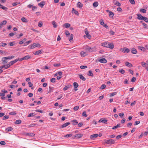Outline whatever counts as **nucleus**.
I'll return each mask as SVG.
<instances>
[{
    "label": "nucleus",
    "mask_w": 148,
    "mask_h": 148,
    "mask_svg": "<svg viewBox=\"0 0 148 148\" xmlns=\"http://www.w3.org/2000/svg\"><path fill=\"white\" fill-rule=\"evenodd\" d=\"M40 45L38 43H34L32 45H30L28 47L30 49H33L36 47H40Z\"/></svg>",
    "instance_id": "f257e3e1"
},
{
    "label": "nucleus",
    "mask_w": 148,
    "mask_h": 148,
    "mask_svg": "<svg viewBox=\"0 0 148 148\" xmlns=\"http://www.w3.org/2000/svg\"><path fill=\"white\" fill-rule=\"evenodd\" d=\"M115 140L112 139H109L108 140H106L105 143L107 144H114Z\"/></svg>",
    "instance_id": "f03ea898"
},
{
    "label": "nucleus",
    "mask_w": 148,
    "mask_h": 148,
    "mask_svg": "<svg viewBox=\"0 0 148 148\" xmlns=\"http://www.w3.org/2000/svg\"><path fill=\"white\" fill-rule=\"evenodd\" d=\"M107 48H110V49H112L114 47V45L112 43L110 42H107V45L106 46Z\"/></svg>",
    "instance_id": "7ed1b4c3"
},
{
    "label": "nucleus",
    "mask_w": 148,
    "mask_h": 148,
    "mask_svg": "<svg viewBox=\"0 0 148 148\" xmlns=\"http://www.w3.org/2000/svg\"><path fill=\"white\" fill-rule=\"evenodd\" d=\"M31 58V56L29 55H27L22 58H21L20 60V61H22L23 60H27Z\"/></svg>",
    "instance_id": "20e7f679"
},
{
    "label": "nucleus",
    "mask_w": 148,
    "mask_h": 148,
    "mask_svg": "<svg viewBox=\"0 0 148 148\" xmlns=\"http://www.w3.org/2000/svg\"><path fill=\"white\" fill-rule=\"evenodd\" d=\"M122 51L124 53H128L130 51V50L127 48L124 47L122 49Z\"/></svg>",
    "instance_id": "39448f33"
},
{
    "label": "nucleus",
    "mask_w": 148,
    "mask_h": 148,
    "mask_svg": "<svg viewBox=\"0 0 148 148\" xmlns=\"http://www.w3.org/2000/svg\"><path fill=\"white\" fill-rule=\"evenodd\" d=\"M70 123H71L70 122L66 123L62 125L60 127V128H63L64 127H65L69 125H70Z\"/></svg>",
    "instance_id": "423d86ee"
},
{
    "label": "nucleus",
    "mask_w": 148,
    "mask_h": 148,
    "mask_svg": "<svg viewBox=\"0 0 148 148\" xmlns=\"http://www.w3.org/2000/svg\"><path fill=\"white\" fill-rule=\"evenodd\" d=\"M45 1H42L40 3H38V5L41 8H42L43 7L44 5L45 4Z\"/></svg>",
    "instance_id": "0eeeda50"
},
{
    "label": "nucleus",
    "mask_w": 148,
    "mask_h": 148,
    "mask_svg": "<svg viewBox=\"0 0 148 148\" xmlns=\"http://www.w3.org/2000/svg\"><path fill=\"white\" fill-rule=\"evenodd\" d=\"M99 61L100 62L102 63H106L107 62V60L105 58H103L100 59L99 60Z\"/></svg>",
    "instance_id": "6e6552de"
},
{
    "label": "nucleus",
    "mask_w": 148,
    "mask_h": 148,
    "mask_svg": "<svg viewBox=\"0 0 148 148\" xmlns=\"http://www.w3.org/2000/svg\"><path fill=\"white\" fill-rule=\"evenodd\" d=\"M137 15L138 16L137 18L138 19L141 20H143V19L144 17L141 15L140 14H137Z\"/></svg>",
    "instance_id": "1a4fd4ad"
},
{
    "label": "nucleus",
    "mask_w": 148,
    "mask_h": 148,
    "mask_svg": "<svg viewBox=\"0 0 148 148\" xmlns=\"http://www.w3.org/2000/svg\"><path fill=\"white\" fill-rule=\"evenodd\" d=\"M71 86H72L71 84L67 85L63 88V90L65 91L67 90L68 88L71 87Z\"/></svg>",
    "instance_id": "9d476101"
},
{
    "label": "nucleus",
    "mask_w": 148,
    "mask_h": 148,
    "mask_svg": "<svg viewBox=\"0 0 148 148\" xmlns=\"http://www.w3.org/2000/svg\"><path fill=\"white\" fill-rule=\"evenodd\" d=\"M83 136V134H75V137L76 138H81Z\"/></svg>",
    "instance_id": "9b49d317"
},
{
    "label": "nucleus",
    "mask_w": 148,
    "mask_h": 148,
    "mask_svg": "<svg viewBox=\"0 0 148 148\" xmlns=\"http://www.w3.org/2000/svg\"><path fill=\"white\" fill-rule=\"evenodd\" d=\"M98 134H95L91 135L90 136V138L91 139L94 140L95 138L98 136Z\"/></svg>",
    "instance_id": "f8f14e48"
},
{
    "label": "nucleus",
    "mask_w": 148,
    "mask_h": 148,
    "mask_svg": "<svg viewBox=\"0 0 148 148\" xmlns=\"http://www.w3.org/2000/svg\"><path fill=\"white\" fill-rule=\"evenodd\" d=\"M86 48L90 52H92L94 51L93 48H91L88 46H87Z\"/></svg>",
    "instance_id": "ddd939ff"
},
{
    "label": "nucleus",
    "mask_w": 148,
    "mask_h": 148,
    "mask_svg": "<svg viewBox=\"0 0 148 148\" xmlns=\"http://www.w3.org/2000/svg\"><path fill=\"white\" fill-rule=\"evenodd\" d=\"M72 13H74L77 15H79V13L78 12L75 10L74 8H73L72 9Z\"/></svg>",
    "instance_id": "4468645a"
},
{
    "label": "nucleus",
    "mask_w": 148,
    "mask_h": 148,
    "mask_svg": "<svg viewBox=\"0 0 148 148\" xmlns=\"http://www.w3.org/2000/svg\"><path fill=\"white\" fill-rule=\"evenodd\" d=\"M0 8L5 11H7L8 10V8L7 7L2 5L1 3H0Z\"/></svg>",
    "instance_id": "2eb2a0df"
},
{
    "label": "nucleus",
    "mask_w": 148,
    "mask_h": 148,
    "mask_svg": "<svg viewBox=\"0 0 148 148\" xmlns=\"http://www.w3.org/2000/svg\"><path fill=\"white\" fill-rule=\"evenodd\" d=\"M18 60V59H15V60H13V61L10 62H9V64H10V66L12 65L14 63L16 62Z\"/></svg>",
    "instance_id": "dca6fc26"
},
{
    "label": "nucleus",
    "mask_w": 148,
    "mask_h": 148,
    "mask_svg": "<svg viewBox=\"0 0 148 148\" xmlns=\"http://www.w3.org/2000/svg\"><path fill=\"white\" fill-rule=\"evenodd\" d=\"M107 121V120L106 119H100L99 121V123L102 122L104 123H106Z\"/></svg>",
    "instance_id": "f3484780"
},
{
    "label": "nucleus",
    "mask_w": 148,
    "mask_h": 148,
    "mask_svg": "<svg viewBox=\"0 0 148 148\" xmlns=\"http://www.w3.org/2000/svg\"><path fill=\"white\" fill-rule=\"evenodd\" d=\"M125 65L127 66L130 67L133 66L132 65L128 62H126L125 63Z\"/></svg>",
    "instance_id": "a211bd4d"
},
{
    "label": "nucleus",
    "mask_w": 148,
    "mask_h": 148,
    "mask_svg": "<svg viewBox=\"0 0 148 148\" xmlns=\"http://www.w3.org/2000/svg\"><path fill=\"white\" fill-rule=\"evenodd\" d=\"M81 56L82 57H85L87 55L86 52L84 51H81L80 53Z\"/></svg>",
    "instance_id": "6ab92c4d"
},
{
    "label": "nucleus",
    "mask_w": 148,
    "mask_h": 148,
    "mask_svg": "<svg viewBox=\"0 0 148 148\" xmlns=\"http://www.w3.org/2000/svg\"><path fill=\"white\" fill-rule=\"evenodd\" d=\"M132 53L134 54H136L137 53V51L134 48H132Z\"/></svg>",
    "instance_id": "aec40b11"
},
{
    "label": "nucleus",
    "mask_w": 148,
    "mask_h": 148,
    "mask_svg": "<svg viewBox=\"0 0 148 148\" xmlns=\"http://www.w3.org/2000/svg\"><path fill=\"white\" fill-rule=\"evenodd\" d=\"M13 129V128L11 127H9L6 128L5 131L7 132H10L12 131Z\"/></svg>",
    "instance_id": "412c9836"
},
{
    "label": "nucleus",
    "mask_w": 148,
    "mask_h": 148,
    "mask_svg": "<svg viewBox=\"0 0 148 148\" xmlns=\"http://www.w3.org/2000/svg\"><path fill=\"white\" fill-rule=\"evenodd\" d=\"M83 6V4L80 2H78L77 4V7L79 8H82Z\"/></svg>",
    "instance_id": "4be33fe9"
},
{
    "label": "nucleus",
    "mask_w": 148,
    "mask_h": 148,
    "mask_svg": "<svg viewBox=\"0 0 148 148\" xmlns=\"http://www.w3.org/2000/svg\"><path fill=\"white\" fill-rule=\"evenodd\" d=\"M79 77L80 79H82L83 81H85L86 80V79L85 77H84L82 75H79Z\"/></svg>",
    "instance_id": "5701e85b"
},
{
    "label": "nucleus",
    "mask_w": 148,
    "mask_h": 148,
    "mask_svg": "<svg viewBox=\"0 0 148 148\" xmlns=\"http://www.w3.org/2000/svg\"><path fill=\"white\" fill-rule=\"evenodd\" d=\"M5 57H3L2 59V60L3 61V64H6L7 63L8 61L6 60L7 59L4 58Z\"/></svg>",
    "instance_id": "b1692460"
},
{
    "label": "nucleus",
    "mask_w": 148,
    "mask_h": 148,
    "mask_svg": "<svg viewBox=\"0 0 148 148\" xmlns=\"http://www.w3.org/2000/svg\"><path fill=\"white\" fill-rule=\"evenodd\" d=\"M71 122L73 123V125H75L78 124V122L76 120H73Z\"/></svg>",
    "instance_id": "393cba45"
},
{
    "label": "nucleus",
    "mask_w": 148,
    "mask_h": 148,
    "mask_svg": "<svg viewBox=\"0 0 148 148\" xmlns=\"http://www.w3.org/2000/svg\"><path fill=\"white\" fill-rule=\"evenodd\" d=\"M26 135L29 136H32V137H33V136H34L35 135V134H34V133H27Z\"/></svg>",
    "instance_id": "a878e982"
},
{
    "label": "nucleus",
    "mask_w": 148,
    "mask_h": 148,
    "mask_svg": "<svg viewBox=\"0 0 148 148\" xmlns=\"http://www.w3.org/2000/svg\"><path fill=\"white\" fill-rule=\"evenodd\" d=\"M7 23V21L4 20L3 21L0 23V25L2 26L5 25Z\"/></svg>",
    "instance_id": "bb28decb"
},
{
    "label": "nucleus",
    "mask_w": 148,
    "mask_h": 148,
    "mask_svg": "<svg viewBox=\"0 0 148 148\" xmlns=\"http://www.w3.org/2000/svg\"><path fill=\"white\" fill-rule=\"evenodd\" d=\"M73 84L74 88H77L79 86L78 84L76 82H74Z\"/></svg>",
    "instance_id": "cd10ccee"
},
{
    "label": "nucleus",
    "mask_w": 148,
    "mask_h": 148,
    "mask_svg": "<svg viewBox=\"0 0 148 148\" xmlns=\"http://www.w3.org/2000/svg\"><path fill=\"white\" fill-rule=\"evenodd\" d=\"M115 5H117L118 6L120 7L121 6V4L118 1H116L115 3H114Z\"/></svg>",
    "instance_id": "c85d7f7f"
},
{
    "label": "nucleus",
    "mask_w": 148,
    "mask_h": 148,
    "mask_svg": "<svg viewBox=\"0 0 148 148\" xmlns=\"http://www.w3.org/2000/svg\"><path fill=\"white\" fill-rule=\"evenodd\" d=\"M41 53V51L40 50H38L36 51L34 54L35 55H38V54H40Z\"/></svg>",
    "instance_id": "c756f323"
},
{
    "label": "nucleus",
    "mask_w": 148,
    "mask_h": 148,
    "mask_svg": "<svg viewBox=\"0 0 148 148\" xmlns=\"http://www.w3.org/2000/svg\"><path fill=\"white\" fill-rule=\"evenodd\" d=\"M27 39L26 38H24L23 40L19 42V44L21 45L23 44V43Z\"/></svg>",
    "instance_id": "7c9ffc66"
},
{
    "label": "nucleus",
    "mask_w": 148,
    "mask_h": 148,
    "mask_svg": "<svg viewBox=\"0 0 148 148\" xmlns=\"http://www.w3.org/2000/svg\"><path fill=\"white\" fill-rule=\"evenodd\" d=\"M98 2H94L93 4V6L95 8H96L98 6Z\"/></svg>",
    "instance_id": "2f4dec72"
},
{
    "label": "nucleus",
    "mask_w": 148,
    "mask_h": 148,
    "mask_svg": "<svg viewBox=\"0 0 148 148\" xmlns=\"http://www.w3.org/2000/svg\"><path fill=\"white\" fill-rule=\"evenodd\" d=\"M49 91L48 92L49 93H50L53 91V87H51V86H49Z\"/></svg>",
    "instance_id": "473e14b6"
},
{
    "label": "nucleus",
    "mask_w": 148,
    "mask_h": 148,
    "mask_svg": "<svg viewBox=\"0 0 148 148\" xmlns=\"http://www.w3.org/2000/svg\"><path fill=\"white\" fill-rule=\"evenodd\" d=\"M73 34H71L70 37H69V39L70 41L71 42L72 40H73Z\"/></svg>",
    "instance_id": "72a5a7b5"
},
{
    "label": "nucleus",
    "mask_w": 148,
    "mask_h": 148,
    "mask_svg": "<svg viewBox=\"0 0 148 148\" xmlns=\"http://www.w3.org/2000/svg\"><path fill=\"white\" fill-rule=\"evenodd\" d=\"M21 123V121L20 120H17L16 121L15 124H19Z\"/></svg>",
    "instance_id": "f704fd0d"
},
{
    "label": "nucleus",
    "mask_w": 148,
    "mask_h": 148,
    "mask_svg": "<svg viewBox=\"0 0 148 148\" xmlns=\"http://www.w3.org/2000/svg\"><path fill=\"white\" fill-rule=\"evenodd\" d=\"M88 75L90 76H92V77H93V73H92V71H90V70L88 71Z\"/></svg>",
    "instance_id": "c9c22d12"
},
{
    "label": "nucleus",
    "mask_w": 148,
    "mask_h": 148,
    "mask_svg": "<svg viewBox=\"0 0 148 148\" xmlns=\"http://www.w3.org/2000/svg\"><path fill=\"white\" fill-rule=\"evenodd\" d=\"M52 23L53 25V27L54 28H56L57 27L56 23L54 21H53L52 22Z\"/></svg>",
    "instance_id": "e433bc0d"
},
{
    "label": "nucleus",
    "mask_w": 148,
    "mask_h": 148,
    "mask_svg": "<svg viewBox=\"0 0 148 148\" xmlns=\"http://www.w3.org/2000/svg\"><path fill=\"white\" fill-rule=\"evenodd\" d=\"M21 21L27 23V20L24 17H22L21 18Z\"/></svg>",
    "instance_id": "4c0bfd02"
},
{
    "label": "nucleus",
    "mask_w": 148,
    "mask_h": 148,
    "mask_svg": "<svg viewBox=\"0 0 148 148\" xmlns=\"http://www.w3.org/2000/svg\"><path fill=\"white\" fill-rule=\"evenodd\" d=\"M101 45L103 47H106V46L107 45V42H104L102 43L101 44Z\"/></svg>",
    "instance_id": "58836bf2"
},
{
    "label": "nucleus",
    "mask_w": 148,
    "mask_h": 148,
    "mask_svg": "<svg viewBox=\"0 0 148 148\" xmlns=\"http://www.w3.org/2000/svg\"><path fill=\"white\" fill-rule=\"evenodd\" d=\"M64 25L65 26L66 28H68L70 27V24L68 23H66L64 24Z\"/></svg>",
    "instance_id": "ea45409f"
},
{
    "label": "nucleus",
    "mask_w": 148,
    "mask_h": 148,
    "mask_svg": "<svg viewBox=\"0 0 148 148\" xmlns=\"http://www.w3.org/2000/svg\"><path fill=\"white\" fill-rule=\"evenodd\" d=\"M113 13L111 11L109 12V16L111 17H112L114 16Z\"/></svg>",
    "instance_id": "a19ab883"
},
{
    "label": "nucleus",
    "mask_w": 148,
    "mask_h": 148,
    "mask_svg": "<svg viewBox=\"0 0 148 148\" xmlns=\"http://www.w3.org/2000/svg\"><path fill=\"white\" fill-rule=\"evenodd\" d=\"M61 65L60 63H54L53 64V66L55 67H58Z\"/></svg>",
    "instance_id": "79ce46f5"
},
{
    "label": "nucleus",
    "mask_w": 148,
    "mask_h": 148,
    "mask_svg": "<svg viewBox=\"0 0 148 148\" xmlns=\"http://www.w3.org/2000/svg\"><path fill=\"white\" fill-rule=\"evenodd\" d=\"M9 118V116L8 115H5L3 117V120H6V119H8Z\"/></svg>",
    "instance_id": "37998d69"
},
{
    "label": "nucleus",
    "mask_w": 148,
    "mask_h": 148,
    "mask_svg": "<svg viewBox=\"0 0 148 148\" xmlns=\"http://www.w3.org/2000/svg\"><path fill=\"white\" fill-rule=\"evenodd\" d=\"M117 94L116 92H113L110 93V97H111L114 95H116Z\"/></svg>",
    "instance_id": "c03bdc74"
},
{
    "label": "nucleus",
    "mask_w": 148,
    "mask_h": 148,
    "mask_svg": "<svg viewBox=\"0 0 148 148\" xmlns=\"http://www.w3.org/2000/svg\"><path fill=\"white\" fill-rule=\"evenodd\" d=\"M119 72L122 74H124L125 73V71L123 69H121L119 70Z\"/></svg>",
    "instance_id": "a18cd8bd"
},
{
    "label": "nucleus",
    "mask_w": 148,
    "mask_h": 148,
    "mask_svg": "<svg viewBox=\"0 0 148 148\" xmlns=\"http://www.w3.org/2000/svg\"><path fill=\"white\" fill-rule=\"evenodd\" d=\"M140 11L143 13H145L146 12V10L145 9H141L140 10Z\"/></svg>",
    "instance_id": "49530a36"
},
{
    "label": "nucleus",
    "mask_w": 148,
    "mask_h": 148,
    "mask_svg": "<svg viewBox=\"0 0 148 148\" xmlns=\"http://www.w3.org/2000/svg\"><path fill=\"white\" fill-rule=\"evenodd\" d=\"M31 42H32V40H29L28 41H27V42H25L24 43V44L25 45H27L28 44H29V43H30Z\"/></svg>",
    "instance_id": "de8ad7c7"
},
{
    "label": "nucleus",
    "mask_w": 148,
    "mask_h": 148,
    "mask_svg": "<svg viewBox=\"0 0 148 148\" xmlns=\"http://www.w3.org/2000/svg\"><path fill=\"white\" fill-rule=\"evenodd\" d=\"M82 115L85 117H87V115L86 114V111H84L82 113Z\"/></svg>",
    "instance_id": "09e8293b"
},
{
    "label": "nucleus",
    "mask_w": 148,
    "mask_h": 148,
    "mask_svg": "<svg viewBox=\"0 0 148 148\" xmlns=\"http://www.w3.org/2000/svg\"><path fill=\"white\" fill-rule=\"evenodd\" d=\"M35 115V114L34 113H31L29 114L28 116V117H30L31 116H33Z\"/></svg>",
    "instance_id": "8fccbe9b"
},
{
    "label": "nucleus",
    "mask_w": 148,
    "mask_h": 148,
    "mask_svg": "<svg viewBox=\"0 0 148 148\" xmlns=\"http://www.w3.org/2000/svg\"><path fill=\"white\" fill-rule=\"evenodd\" d=\"M72 136V134H66L64 135V137H69L71 136Z\"/></svg>",
    "instance_id": "3c124183"
},
{
    "label": "nucleus",
    "mask_w": 148,
    "mask_h": 148,
    "mask_svg": "<svg viewBox=\"0 0 148 148\" xmlns=\"http://www.w3.org/2000/svg\"><path fill=\"white\" fill-rule=\"evenodd\" d=\"M143 20H144L146 22H148V18L145 17H144Z\"/></svg>",
    "instance_id": "603ef678"
},
{
    "label": "nucleus",
    "mask_w": 148,
    "mask_h": 148,
    "mask_svg": "<svg viewBox=\"0 0 148 148\" xmlns=\"http://www.w3.org/2000/svg\"><path fill=\"white\" fill-rule=\"evenodd\" d=\"M136 79L135 77H133L131 80V81L132 82H134L136 81Z\"/></svg>",
    "instance_id": "864d4df0"
},
{
    "label": "nucleus",
    "mask_w": 148,
    "mask_h": 148,
    "mask_svg": "<svg viewBox=\"0 0 148 148\" xmlns=\"http://www.w3.org/2000/svg\"><path fill=\"white\" fill-rule=\"evenodd\" d=\"M42 26V22L41 21H40L38 23V26L39 27H41Z\"/></svg>",
    "instance_id": "5fc2aeb1"
},
{
    "label": "nucleus",
    "mask_w": 148,
    "mask_h": 148,
    "mask_svg": "<svg viewBox=\"0 0 148 148\" xmlns=\"http://www.w3.org/2000/svg\"><path fill=\"white\" fill-rule=\"evenodd\" d=\"M106 87V85L105 84H102L101 86V89H103L105 88Z\"/></svg>",
    "instance_id": "6e6d98bb"
},
{
    "label": "nucleus",
    "mask_w": 148,
    "mask_h": 148,
    "mask_svg": "<svg viewBox=\"0 0 148 148\" xmlns=\"http://www.w3.org/2000/svg\"><path fill=\"white\" fill-rule=\"evenodd\" d=\"M141 65L143 67H145L146 66L147 64L145 62H141Z\"/></svg>",
    "instance_id": "4d7b16f0"
},
{
    "label": "nucleus",
    "mask_w": 148,
    "mask_h": 148,
    "mask_svg": "<svg viewBox=\"0 0 148 148\" xmlns=\"http://www.w3.org/2000/svg\"><path fill=\"white\" fill-rule=\"evenodd\" d=\"M37 125V124H34L33 123L32 124L30 125H29L28 127H34L35 125Z\"/></svg>",
    "instance_id": "13d9d810"
},
{
    "label": "nucleus",
    "mask_w": 148,
    "mask_h": 148,
    "mask_svg": "<svg viewBox=\"0 0 148 148\" xmlns=\"http://www.w3.org/2000/svg\"><path fill=\"white\" fill-rule=\"evenodd\" d=\"M87 66H86L82 65V66H80V68L82 69H84L87 68Z\"/></svg>",
    "instance_id": "bf43d9fd"
},
{
    "label": "nucleus",
    "mask_w": 148,
    "mask_h": 148,
    "mask_svg": "<svg viewBox=\"0 0 148 148\" xmlns=\"http://www.w3.org/2000/svg\"><path fill=\"white\" fill-rule=\"evenodd\" d=\"M10 66V65L9 64H7V65H5V69H7L8 68H9Z\"/></svg>",
    "instance_id": "052dcab7"
},
{
    "label": "nucleus",
    "mask_w": 148,
    "mask_h": 148,
    "mask_svg": "<svg viewBox=\"0 0 148 148\" xmlns=\"http://www.w3.org/2000/svg\"><path fill=\"white\" fill-rule=\"evenodd\" d=\"M79 108V107L78 106H76L74 107L73 108V109L75 111H76Z\"/></svg>",
    "instance_id": "680f3d73"
},
{
    "label": "nucleus",
    "mask_w": 148,
    "mask_h": 148,
    "mask_svg": "<svg viewBox=\"0 0 148 148\" xmlns=\"http://www.w3.org/2000/svg\"><path fill=\"white\" fill-rule=\"evenodd\" d=\"M130 3L132 4H134L135 3V2L134 0H129Z\"/></svg>",
    "instance_id": "e2e57ef3"
},
{
    "label": "nucleus",
    "mask_w": 148,
    "mask_h": 148,
    "mask_svg": "<svg viewBox=\"0 0 148 148\" xmlns=\"http://www.w3.org/2000/svg\"><path fill=\"white\" fill-rule=\"evenodd\" d=\"M29 87H31L33 86V84L30 82H29L28 83Z\"/></svg>",
    "instance_id": "0e129e2a"
},
{
    "label": "nucleus",
    "mask_w": 148,
    "mask_h": 148,
    "mask_svg": "<svg viewBox=\"0 0 148 148\" xmlns=\"http://www.w3.org/2000/svg\"><path fill=\"white\" fill-rule=\"evenodd\" d=\"M65 34L67 36L68 35L70 34V33L68 31H66L65 32Z\"/></svg>",
    "instance_id": "69168bd1"
},
{
    "label": "nucleus",
    "mask_w": 148,
    "mask_h": 148,
    "mask_svg": "<svg viewBox=\"0 0 148 148\" xmlns=\"http://www.w3.org/2000/svg\"><path fill=\"white\" fill-rule=\"evenodd\" d=\"M56 81V79L55 78H53L51 79V82L52 83H54Z\"/></svg>",
    "instance_id": "338daca9"
},
{
    "label": "nucleus",
    "mask_w": 148,
    "mask_h": 148,
    "mask_svg": "<svg viewBox=\"0 0 148 148\" xmlns=\"http://www.w3.org/2000/svg\"><path fill=\"white\" fill-rule=\"evenodd\" d=\"M85 32L86 35H88L89 34L88 31L86 29H85Z\"/></svg>",
    "instance_id": "774afa93"
}]
</instances>
